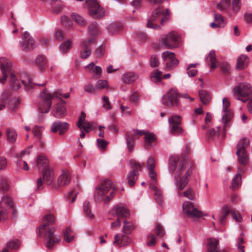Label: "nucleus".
Segmentation results:
<instances>
[{"label":"nucleus","instance_id":"32","mask_svg":"<svg viewBox=\"0 0 252 252\" xmlns=\"http://www.w3.org/2000/svg\"><path fill=\"white\" fill-rule=\"evenodd\" d=\"M70 182V177L67 171H63L58 178V184L60 186L67 185Z\"/></svg>","mask_w":252,"mask_h":252},{"label":"nucleus","instance_id":"61","mask_svg":"<svg viewBox=\"0 0 252 252\" xmlns=\"http://www.w3.org/2000/svg\"><path fill=\"white\" fill-rule=\"evenodd\" d=\"M97 143L98 147L102 150L105 149L108 144L104 139H97Z\"/></svg>","mask_w":252,"mask_h":252},{"label":"nucleus","instance_id":"60","mask_svg":"<svg viewBox=\"0 0 252 252\" xmlns=\"http://www.w3.org/2000/svg\"><path fill=\"white\" fill-rule=\"evenodd\" d=\"M78 192L77 191H76L75 189H72L68 195H67V199H71V203H73L75 200L76 197L78 194Z\"/></svg>","mask_w":252,"mask_h":252},{"label":"nucleus","instance_id":"49","mask_svg":"<svg viewBox=\"0 0 252 252\" xmlns=\"http://www.w3.org/2000/svg\"><path fill=\"white\" fill-rule=\"evenodd\" d=\"M71 17L73 19V20L75 21L80 26H86L87 22L85 20V19L81 15L76 13H73L71 15Z\"/></svg>","mask_w":252,"mask_h":252},{"label":"nucleus","instance_id":"36","mask_svg":"<svg viewBox=\"0 0 252 252\" xmlns=\"http://www.w3.org/2000/svg\"><path fill=\"white\" fill-rule=\"evenodd\" d=\"M249 63V58L245 55L240 56L237 59V67L243 69L247 67Z\"/></svg>","mask_w":252,"mask_h":252},{"label":"nucleus","instance_id":"41","mask_svg":"<svg viewBox=\"0 0 252 252\" xmlns=\"http://www.w3.org/2000/svg\"><path fill=\"white\" fill-rule=\"evenodd\" d=\"M107 29L110 34H114L118 33L122 30V26L119 23H114L110 24Z\"/></svg>","mask_w":252,"mask_h":252},{"label":"nucleus","instance_id":"54","mask_svg":"<svg viewBox=\"0 0 252 252\" xmlns=\"http://www.w3.org/2000/svg\"><path fill=\"white\" fill-rule=\"evenodd\" d=\"M7 248L9 249H16L20 246V242L18 240L10 241L7 244Z\"/></svg>","mask_w":252,"mask_h":252},{"label":"nucleus","instance_id":"19","mask_svg":"<svg viewBox=\"0 0 252 252\" xmlns=\"http://www.w3.org/2000/svg\"><path fill=\"white\" fill-rule=\"evenodd\" d=\"M179 94L175 89H170L162 98V103L167 106H178Z\"/></svg>","mask_w":252,"mask_h":252},{"label":"nucleus","instance_id":"3","mask_svg":"<svg viewBox=\"0 0 252 252\" xmlns=\"http://www.w3.org/2000/svg\"><path fill=\"white\" fill-rule=\"evenodd\" d=\"M55 221V218L53 215H47L43 218L44 224L39 227V235L44 237L46 246L49 250L53 249L54 246L60 241V237L54 234L55 228L49 226L54 224Z\"/></svg>","mask_w":252,"mask_h":252},{"label":"nucleus","instance_id":"8","mask_svg":"<svg viewBox=\"0 0 252 252\" xmlns=\"http://www.w3.org/2000/svg\"><path fill=\"white\" fill-rule=\"evenodd\" d=\"M168 10L164 9L162 7H159L155 9L151 16L148 19L147 27L154 30H159L160 27L157 24L160 22L163 25L164 22L167 20V15L168 14Z\"/></svg>","mask_w":252,"mask_h":252},{"label":"nucleus","instance_id":"42","mask_svg":"<svg viewBox=\"0 0 252 252\" xmlns=\"http://www.w3.org/2000/svg\"><path fill=\"white\" fill-rule=\"evenodd\" d=\"M199 95L201 102L205 105H207L210 101L211 97L208 92L205 90L200 91Z\"/></svg>","mask_w":252,"mask_h":252},{"label":"nucleus","instance_id":"10","mask_svg":"<svg viewBox=\"0 0 252 252\" xmlns=\"http://www.w3.org/2000/svg\"><path fill=\"white\" fill-rule=\"evenodd\" d=\"M48 160L46 156L40 155L37 158L36 165L38 168H42L43 179L48 185H50L53 180L52 169L48 166Z\"/></svg>","mask_w":252,"mask_h":252},{"label":"nucleus","instance_id":"62","mask_svg":"<svg viewBox=\"0 0 252 252\" xmlns=\"http://www.w3.org/2000/svg\"><path fill=\"white\" fill-rule=\"evenodd\" d=\"M232 216L233 218L237 222H240L242 220V217L239 213L235 209H233L232 212Z\"/></svg>","mask_w":252,"mask_h":252},{"label":"nucleus","instance_id":"63","mask_svg":"<svg viewBox=\"0 0 252 252\" xmlns=\"http://www.w3.org/2000/svg\"><path fill=\"white\" fill-rule=\"evenodd\" d=\"M221 71L224 73H228L230 69V66L227 63H222L220 65Z\"/></svg>","mask_w":252,"mask_h":252},{"label":"nucleus","instance_id":"29","mask_svg":"<svg viewBox=\"0 0 252 252\" xmlns=\"http://www.w3.org/2000/svg\"><path fill=\"white\" fill-rule=\"evenodd\" d=\"M219 241L215 238H209L207 240V249L208 252H219L218 245Z\"/></svg>","mask_w":252,"mask_h":252},{"label":"nucleus","instance_id":"33","mask_svg":"<svg viewBox=\"0 0 252 252\" xmlns=\"http://www.w3.org/2000/svg\"><path fill=\"white\" fill-rule=\"evenodd\" d=\"M85 68L88 69L90 72L94 73V77L96 79L100 77L102 73L101 68L98 66H95L94 63H91L90 64L87 65Z\"/></svg>","mask_w":252,"mask_h":252},{"label":"nucleus","instance_id":"26","mask_svg":"<svg viewBox=\"0 0 252 252\" xmlns=\"http://www.w3.org/2000/svg\"><path fill=\"white\" fill-rule=\"evenodd\" d=\"M65 101L61 99V101L58 103L52 110V114L54 116L58 118L64 117L66 114L65 107Z\"/></svg>","mask_w":252,"mask_h":252},{"label":"nucleus","instance_id":"52","mask_svg":"<svg viewBox=\"0 0 252 252\" xmlns=\"http://www.w3.org/2000/svg\"><path fill=\"white\" fill-rule=\"evenodd\" d=\"M61 22L62 24L67 28L71 27L73 24L72 21L66 16H63L62 17Z\"/></svg>","mask_w":252,"mask_h":252},{"label":"nucleus","instance_id":"22","mask_svg":"<svg viewBox=\"0 0 252 252\" xmlns=\"http://www.w3.org/2000/svg\"><path fill=\"white\" fill-rule=\"evenodd\" d=\"M170 124V131L172 134L176 135L180 134L183 131L181 126V117L179 115L171 116L168 120Z\"/></svg>","mask_w":252,"mask_h":252},{"label":"nucleus","instance_id":"59","mask_svg":"<svg viewBox=\"0 0 252 252\" xmlns=\"http://www.w3.org/2000/svg\"><path fill=\"white\" fill-rule=\"evenodd\" d=\"M140 96L137 92L132 93L129 97V100L131 103H136L139 99Z\"/></svg>","mask_w":252,"mask_h":252},{"label":"nucleus","instance_id":"53","mask_svg":"<svg viewBox=\"0 0 252 252\" xmlns=\"http://www.w3.org/2000/svg\"><path fill=\"white\" fill-rule=\"evenodd\" d=\"M233 208L228 205L223 206L222 208L221 215L227 217L230 213L232 214Z\"/></svg>","mask_w":252,"mask_h":252},{"label":"nucleus","instance_id":"50","mask_svg":"<svg viewBox=\"0 0 252 252\" xmlns=\"http://www.w3.org/2000/svg\"><path fill=\"white\" fill-rule=\"evenodd\" d=\"M198 65L197 63L190 64L189 65L187 72L189 77H194L197 72V70L195 68Z\"/></svg>","mask_w":252,"mask_h":252},{"label":"nucleus","instance_id":"23","mask_svg":"<svg viewBox=\"0 0 252 252\" xmlns=\"http://www.w3.org/2000/svg\"><path fill=\"white\" fill-rule=\"evenodd\" d=\"M184 213L189 218H200L202 213L194 207L193 204L189 201H185L183 204Z\"/></svg>","mask_w":252,"mask_h":252},{"label":"nucleus","instance_id":"44","mask_svg":"<svg viewBox=\"0 0 252 252\" xmlns=\"http://www.w3.org/2000/svg\"><path fill=\"white\" fill-rule=\"evenodd\" d=\"M133 229L134 226L132 222L126 220L124 221L123 231L125 234L129 235L131 234Z\"/></svg>","mask_w":252,"mask_h":252},{"label":"nucleus","instance_id":"14","mask_svg":"<svg viewBox=\"0 0 252 252\" xmlns=\"http://www.w3.org/2000/svg\"><path fill=\"white\" fill-rule=\"evenodd\" d=\"M19 104V99H11L10 93L9 91L4 92L0 97V111L3 110L6 106L10 110L14 111Z\"/></svg>","mask_w":252,"mask_h":252},{"label":"nucleus","instance_id":"30","mask_svg":"<svg viewBox=\"0 0 252 252\" xmlns=\"http://www.w3.org/2000/svg\"><path fill=\"white\" fill-rule=\"evenodd\" d=\"M214 22L210 24V27L214 29L217 28H223L225 26V23L223 17L220 14L215 13L214 14Z\"/></svg>","mask_w":252,"mask_h":252},{"label":"nucleus","instance_id":"5","mask_svg":"<svg viewBox=\"0 0 252 252\" xmlns=\"http://www.w3.org/2000/svg\"><path fill=\"white\" fill-rule=\"evenodd\" d=\"M116 189L113 187L111 180L106 179L102 181L95 189L94 198L96 202L103 201L105 204L108 203L115 195Z\"/></svg>","mask_w":252,"mask_h":252},{"label":"nucleus","instance_id":"17","mask_svg":"<svg viewBox=\"0 0 252 252\" xmlns=\"http://www.w3.org/2000/svg\"><path fill=\"white\" fill-rule=\"evenodd\" d=\"M85 5L89 14L94 18H100L104 15V10L95 0H87Z\"/></svg>","mask_w":252,"mask_h":252},{"label":"nucleus","instance_id":"6","mask_svg":"<svg viewBox=\"0 0 252 252\" xmlns=\"http://www.w3.org/2000/svg\"><path fill=\"white\" fill-rule=\"evenodd\" d=\"M70 96L69 93L63 94L59 90L51 94L47 89H44L40 94V100L38 103V108L42 113H47L50 110L52 105V100L54 98H57L61 101V97L68 98Z\"/></svg>","mask_w":252,"mask_h":252},{"label":"nucleus","instance_id":"64","mask_svg":"<svg viewBox=\"0 0 252 252\" xmlns=\"http://www.w3.org/2000/svg\"><path fill=\"white\" fill-rule=\"evenodd\" d=\"M84 90L85 92L89 93H94L95 92V87H94L91 84H88L84 86Z\"/></svg>","mask_w":252,"mask_h":252},{"label":"nucleus","instance_id":"46","mask_svg":"<svg viewBox=\"0 0 252 252\" xmlns=\"http://www.w3.org/2000/svg\"><path fill=\"white\" fill-rule=\"evenodd\" d=\"M231 4L230 0H221L216 5L217 9L220 11H224L229 7Z\"/></svg>","mask_w":252,"mask_h":252},{"label":"nucleus","instance_id":"16","mask_svg":"<svg viewBox=\"0 0 252 252\" xmlns=\"http://www.w3.org/2000/svg\"><path fill=\"white\" fill-rule=\"evenodd\" d=\"M165 235L163 227L160 224H157L155 229L149 233L146 239V244L149 247H154L157 244V237L162 238Z\"/></svg>","mask_w":252,"mask_h":252},{"label":"nucleus","instance_id":"11","mask_svg":"<svg viewBox=\"0 0 252 252\" xmlns=\"http://www.w3.org/2000/svg\"><path fill=\"white\" fill-rule=\"evenodd\" d=\"M249 145V140L243 138L240 140L237 144L236 155L240 165L244 167L247 165L249 161V157L246 150V148Z\"/></svg>","mask_w":252,"mask_h":252},{"label":"nucleus","instance_id":"31","mask_svg":"<svg viewBox=\"0 0 252 252\" xmlns=\"http://www.w3.org/2000/svg\"><path fill=\"white\" fill-rule=\"evenodd\" d=\"M245 172V169L243 167H239L238 173L235 176L232 181V188L235 189L241 185V174Z\"/></svg>","mask_w":252,"mask_h":252},{"label":"nucleus","instance_id":"43","mask_svg":"<svg viewBox=\"0 0 252 252\" xmlns=\"http://www.w3.org/2000/svg\"><path fill=\"white\" fill-rule=\"evenodd\" d=\"M9 189L7 179L5 177H0V191L5 192Z\"/></svg>","mask_w":252,"mask_h":252},{"label":"nucleus","instance_id":"21","mask_svg":"<svg viewBox=\"0 0 252 252\" xmlns=\"http://www.w3.org/2000/svg\"><path fill=\"white\" fill-rule=\"evenodd\" d=\"M163 60L166 62V69H172L178 64L179 61L175 57L174 53L170 51H165L161 55Z\"/></svg>","mask_w":252,"mask_h":252},{"label":"nucleus","instance_id":"34","mask_svg":"<svg viewBox=\"0 0 252 252\" xmlns=\"http://www.w3.org/2000/svg\"><path fill=\"white\" fill-rule=\"evenodd\" d=\"M138 78V75L134 72H127L125 73L122 78L124 83L126 84H131L136 80Z\"/></svg>","mask_w":252,"mask_h":252},{"label":"nucleus","instance_id":"24","mask_svg":"<svg viewBox=\"0 0 252 252\" xmlns=\"http://www.w3.org/2000/svg\"><path fill=\"white\" fill-rule=\"evenodd\" d=\"M95 39L94 37L91 38L87 40H84L81 43L80 47V57L82 59H87L91 54L90 47L95 43Z\"/></svg>","mask_w":252,"mask_h":252},{"label":"nucleus","instance_id":"9","mask_svg":"<svg viewBox=\"0 0 252 252\" xmlns=\"http://www.w3.org/2000/svg\"><path fill=\"white\" fill-rule=\"evenodd\" d=\"M180 37L177 32H171L166 34H163L160 37V45L158 47L154 48L157 50H160L162 48L173 49L178 48L179 45Z\"/></svg>","mask_w":252,"mask_h":252},{"label":"nucleus","instance_id":"56","mask_svg":"<svg viewBox=\"0 0 252 252\" xmlns=\"http://www.w3.org/2000/svg\"><path fill=\"white\" fill-rule=\"evenodd\" d=\"M92 125L87 121L84 122L82 124V127H79L80 129H83L86 133H89L92 128Z\"/></svg>","mask_w":252,"mask_h":252},{"label":"nucleus","instance_id":"27","mask_svg":"<svg viewBox=\"0 0 252 252\" xmlns=\"http://www.w3.org/2000/svg\"><path fill=\"white\" fill-rule=\"evenodd\" d=\"M69 124L68 123L58 121L52 124L51 130L54 133L59 131V134L62 135L67 130Z\"/></svg>","mask_w":252,"mask_h":252},{"label":"nucleus","instance_id":"58","mask_svg":"<svg viewBox=\"0 0 252 252\" xmlns=\"http://www.w3.org/2000/svg\"><path fill=\"white\" fill-rule=\"evenodd\" d=\"M159 65V61L155 55H152L150 59V65L152 67H156Z\"/></svg>","mask_w":252,"mask_h":252},{"label":"nucleus","instance_id":"1","mask_svg":"<svg viewBox=\"0 0 252 252\" xmlns=\"http://www.w3.org/2000/svg\"><path fill=\"white\" fill-rule=\"evenodd\" d=\"M192 167L188 164L186 156H172L169 160V171L171 174L174 173L175 184L179 191L180 196H184L190 200H193L194 194L190 189L180 192L188 184V177L191 174Z\"/></svg>","mask_w":252,"mask_h":252},{"label":"nucleus","instance_id":"51","mask_svg":"<svg viewBox=\"0 0 252 252\" xmlns=\"http://www.w3.org/2000/svg\"><path fill=\"white\" fill-rule=\"evenodd\" d=\"M71 46V42L70 40H66L63 42L60 46V50L63 53H65L70 50Z\"/></svg>","mask_w":252,"mask_h":252},{"label":"nucleus","instance_id":"39","mask_svg":"<svg viewBox=\"0 0 252 252\" xmlns=\"http://www.w3.org/2000/svg\"><path fill=\"white\" fill-rule=\"evenodd\" d=\"M88 33L93 36H96L100 33L99 27L96 22H93L89 26Z\"/></svg>","mask_w":252,"mask_h":252},{"label":"nucleus","instance_id":"35","mask_svg":"<svg viewBox=\"0 0 252 252\" xmlns=\"http://www.w3.org/2000/svg\"><path fill=\"white\" fill-rule=\"evenodd\" d=\"M6 135L8 142L13 144L16 142L17 134L16 131L12 128H8L6 129Z\"/></svg>","mask_w":252,"mask_h":252},{"label":"nucleus","instance_id":"12","mask_svg":"<svg viewBox=\"0 0 252 252\" xmlns=\"http://www.w3.org/2000/svg\"><path fill=\"white\" fill-rule=\"evenodd\" d=\"M234 95L238 100L243 102L250 98L252 91L251 85L248 83H240L233 89Z\"/></svg>","mask_w":252,"mask_h":252},{"label":"nucleus","instance_id":"37","mask_svg":"<svg viewBox=\"0 0 252 252\" xmlns=\"http://www.w3.org/2000/svg\"><path fill=\"white\" fill-rule=\"evenodd\" d=\"M83 210L85 215L90 220L94 218V215L92 213L91 207L90 202L88 201H85L83 203Z\"/></svg>","mask_w":252,"mask_h":252},{"label":"nucleus","instance_id":"4","mask_svg":"<svg viewBox=\"0 0 252 252\" xmlns=\"http://www.w3.org/2000/svg\"><path fill=\"white\" fill-rule=\"evenodd\" d=\"M143 135L145 136L144 147L146 149H151L155 145L156 137L153 133L133 129L127 131L126 134L127 147L129 152L133 151L135 146V140Z\"/></svg>","mask_w":252,"mask_h":252},{"label":"nucleus","instance_id":"20","mask_svg":"<svg viewBox=\"0 0 252 252\" xmlns=\"http://www.w3.org/2000/svg\"><path fill=\"white\" fill-rule=\"evenodd\" d=\"M20 44L22 50L26 52L32 50L36 46L35 41L27 32L24 33Z\"/></svg>","mask_w":252,"mask_h":252},{"label":"nucleus","instance_id":"18","mask_svg":"<svg viewBox=\"0 0 252 252\" xmlns=\"http://www.w3.org/2000/svg\"><path fill=\"white\" fill-rule=\"evenodd\" d=\"M130 164L133 169L130 171L126 176L127 183L129 186H133L137 180L139 171H141L144 163L141 164L135 160H131Z\"/></svg>","mask_w":252,"mask_h":252},{"label":"nucleus","instance_id":"7","mask_svg":"<svg viewBox=\"0 0 252 252\" xmlns=\"http://www.w3.org/2000/svg\"><path fill=\"white\" fill-rule=\"evenodd\" d=\"M147 166L150 178V188L154 191V195L157 202L161 205L163 203V196L161 190L156 186L157 182V174L155 169V161L153 157H150L147 161Z\"/></svg>","mask_w":252,"mask_h":252},{"label":"nucleus","instance_id":"13","mask_svg":"<svg viewBox=\"0 0 252 252\" xmlns=\"http://www.w3.org/2000/svg\"><path fill=\"white\" fill-rule=\"evenodd\" d=\"M222 103L223 111L224 113L222 118V121L223 124L222 138H224L226 129L230 126L231 121L233 118V113L231 110L229 109L230 102L227 98H224L222 100Z\"/></svg>","mask_w":252,"mask_h":252},{"label":"nucleus","instance_id":"15","mask_svg":"<svg viewBox=\"0 0 252 252\" xmlns=\"http://www.w3.org/2000/svg\"><path fill=\"white\" fill-rule=\"evenodd\" d=\"M4 205L12 209L13 217H15V211L13 206L11 198L7 195H3L0 201V222L5 221L8 217V211Z\"/></svg>","mask_w":252,"mask_h":252},{"label":"nucleus","instance_id":"48","mask_svg":"<svg viewBox=\"0 0 252 252\" xmlns=\"http://www.w3.org/2000/svg\"><path fill=\"white\" fill-rule=\"evenodd\" d=\"M72 230L70 227H67L66 230L63 232V239L65 241L70 243L74 239V236L72 235Z\"/></svg>","mask_w":252,"mask_h":252},{"label":"nucleus","instance_id":"25","mask_svg":"<svg viewBox=\"0 0 252 252\" xmlns=\"http://www.w3.org/2000/svg\"><path fill=\"white\" fill-rule=\"evenodd\" d=\"M111 213L114 216L116 215L119 219H126L129 216L128 210L122 204L116 205L111 210Z\"/></svg>","mask_w":252,"mask_h":252},{"label":"nucleus","instance_id":"2","mask_svg":"<svg viewBox=\"0 0 252 252\" xmlns=\"http://www.w3.org/2000/svg\"><path fill=\"white\" fill-rule=\"evenodd\" d=\"M0 69L3 73V77L0 78V83H4L9 76L10 86L13 90H18L21 87V83L27 91H31L35 86L39 85L33 83L30 75L26 73L22 74L20 80L18 79L11 70V63L4 58H0Z\"/></svg>","mask_w":252,"mask_h":252},{"label":"nucleus","instance_id":"40","mask_svg":"<svg viewBox=\"0 0 252 252\" xmlns=\"http://www.w3.org/2000/svg\"><path fill=\"white\" fill-rule=\"evenodd\" d=\"M37 65L41 71H43L46 68L47 65V59L43 55H39L35 60Z\"/></svg>","mask_w":252,"mask_h":252},{"label":"nucleus","instance_id":"47","mask_svg":"<svg viewBox=\"0 0 252 252\" xmlns=\"http://www.w3.org/2000/svg\"><path fill=\"white\" fill-rule=\"evenodd\" d=\"M162 72L158 70V69H155L151 73V79L155 82L157 83L160 82L162 79Z\"/></svg>","mask_w":252,"mask_h":252},{"label":"nucleus","instance_id":"28","mask_svg":"<svg viewBox=\"0 0 252 252\" xmlns=\"http://www.w3.org/2000/svg\"><path fill=\"white\" fill-rule=\"evenodd\" d=\"M114 239V244L120 247L127 246L131 242L129 237L123 234L116 235Z\"/></svg>","mask_w":252,"mask_h":252},{"label":"nucleus","instance_id":"38","mask_svg":"<svg viewBox=\"0 0 252 252\" xmlns=\"http://www.w3.org/2000/svg\"><path fill=\"white\" fill-rule=\"evenodd\" d=\"M207 61L211 63V68L214 69L218 66L217 60L215 51L211 50L207 57Z\"/></svg>","mask_w":252,"mask_h":252},{"label":"nucleus","instance_id":"45","mask_svg":"<svg viewBox=\"0 0 252 252\" xmlns=\"http://www.w3.org/2000/svg\"><path fill=\"white\" fill-rule=\"evenodd\" d=\"M217 130L215 128L210 129L207 132V137L209 140H212L217 137L220 131L221 126L216 127Z\"/></svg>","mask_w":252,"mask_h":252},{"label":"nucleus","instance_id":"55","mask_svg":"<svg viewBox=\"0 0 252 252\" xmlns=\"http://www.w3.org/2000/svg\"><path fill=\"white\" fill-rule=\"evenodd\" d=\"M96 89H102L108 87V83L106 80H99L95 85Z\"/></svg>","mask_w":252,"mask_h":252},{"label":"nucleus","instance_id":"57","mask_svg":"<svg viewBox=\"0 0 252 252\" xmlns=\"http://www.w3.org/2000/svg\"><path fill=\"white\" fill-rule=\"evenodd\" d=\"M232 9L234 12H238L241 8L240 0H232Z\"/></svg>","mask_w":252,"mask_h":252}]
</instances>
